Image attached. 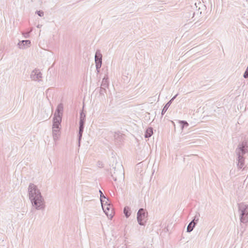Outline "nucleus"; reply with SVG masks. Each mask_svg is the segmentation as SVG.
Returning <instances> with one entry per match:
<instances>
[{
	"mask_svg": "<svg viewBox=\"0 0 248 248\" xmlns=\"http://www.w3.org/2000/svg\"><path fill=\"white\" fill-rule=\"evenodd\" d=\"M23 34L25 38H28L29 37V32L23 33Z\"/></svg>",
	"mask_w": 248,
	"mask_h": 248,
	"instance_id": "nucleus-22",
	"label": "nucleus"
},
{
	"mask_svg": "<svg viewBox=\"0 0 248 248\" xmlns=\"http://www.w3.org/2000/svg\"><path fill=\"white\" fill-rule=\"evenodd\" d=\"M108 78L107 77H104L103 78L102 82L101 85V90L104 89V91H106V88H108Z\"/></svg>",
	"mask_w": 248,
	"mask_h": 248,
	"instance_id": "nucleus-11",
	"label": "nucleus"
},
{
	"mask_svg": "<svg viewBox=\"0 0 248 248\" xmlns=\"http://www.w3.org/2000/svg\"><path fill=\"white\" fill-rule=\"evenodd\" d=\"M99 193L100 194V201L101 204H103L104 203H107L108 199L104 195L103 192L100 190H99Z\"/></svg>",
	"mask_w": 248,
	"mask_h": 248,
	"instance_id": "nucleus-13",
	"label": "nucleus"
},
{
	"mask_svg": "<svg viewBox=\"0 0 248 248\" xmlns=\"http://www.w3.org/2000/svg\"><path fill=\"white\" fill-rule=\"evenodd\" d=\"M56 120H53L52 124V137L53 140L55 142V145H57V141L59 140L60 137V125L61 122L59 118L55 119Z\"/></svg>",
	"mask_w": 248,
	"mask_h": 248,
	"instance_id": "nucleus-4",
	"label": "nucleus"
},
{
	"mask_svg": "<svg viewBox=\"0 0 248 248\" xmlns=\"http://www.w3.org/2000/svg\"><path fill=\"white\" fill-rule=\"evenodd\" d=\"M30 78L32 80L40 81L41 80L42 74L39 69H35L31 72Z\"/></svg>",
	"mask_w": 248,
	"mask_h": 248,
	"instance_id": "nucleus-8",
	"label": "nucleus"
},
{
	"mask_svg": "<svg viewBox=\"0 0 248 248\" xmlns=\"http://www.w3.org/2000/svg\"><path fill=\"white\" fill-rule=\"evenodd\" d=\"M194 15H195V13H193V17H194Z\"/></svg>",
	"mask_w": 248,
	"mask_h": 248,
	"instance_id": "nucleus-26",
	"label": "nucleus"
},
{
	"mask_svg": "<svg viewBox=\"0 0 248 248\" xmlns=\"http://www.w3.org/2000/svg\"><path fill=\"white\" fill-rule=\"evenodd\" d=\"M106 204L107 203H104V204H101L104 213L108 217V218L111 219L113 216V212L112 211V209L111 208V206L110 205V204Z\"/></svg>",
	"mask_w": 248,
	"mask_h": 248,
	"instance_id": "nucleus-7",
	"label": "nucleus"
},
{
	"mask_svg": "<svg viewBox=\"0 0 248 248\" xmlns=\"http://www.w3.org/2000/svg\"><path fill=\"white\" fill-rule=\"evenodd\" d=\"M102 55L99 50L97 51L95 55V63H102Z\"/></svg>",
	"mask_w": 248,
	"mask_h": 248,
	"instance_id": "nucleus-12",
	"label": "nucleus"
},
{
	"mask_svg": "<svg viewBox=\"0 0 248 248\" xmlns=\"http://www.w3.org/2000/svg\"><path fill=\"white\" fill-rule=\"evenodd\" d=\"M115 181H116V178H114Z\"/></svg>",
	"mask_w": 248,
	"mask_h": 248,
	"instance_id": "nucleus-27",
	"label": "nucleus"
},
{
	"mask_svg": "<svg viewBox=\"0 0 248 248\" xmlns=\"http://www.w3.org/2000/svg\"><path fill=\"white\" fill-rule=\"evenodd\" d=\"M28 191L32 207L37 210H44L46 207V202L37 186L32 183L30 184Z\"/></svg>",
	"mask_w": 248,
	"mask_h": 248,
	"instance_id": "nucleus-1",
	"label": "nucleus"
},
{
	"mask_svg": "<svg viewBox=\"0 0 248 248\" xmlns=\"http://www.w3.org/2000/svg\"><path fill=\"white\" fill-rule=\"evenodd\" d=\"M153 128L150 127L147 129L145 134V138H149L153 134Z\"/></svg>",
	"mask_w": 248,
	"mask_h": 248,
	"instance_id": "nucleus-15",
	"label": "nucleus"
},
{
	"mask_svg": "<svg viewBox=\"0 0 248 248\" xmlns=\"http://www.w3.org/2000/svg\"><path fill=\"white\" fill-rule=\"evenodd\" d=\"M63 110V104L61 103L59 104L54 114V117L53 120H55V119L59 118L60 119V122H62V112Z\"/></svg>",
	"mask_w": 248,
	"mask_h": 248,
	"instance_id": "nucleus-9",
	"label": "nucleus"
},
{
	"mask_svg": "<svg viewBox=\"0 0 248 248\" xmlns=\"http://www.w3.org/2000/svg\"><path fill=\"white\" fill-rule=\"evenodd\" d=\"M37 27V28H40V25H38Z\"/></svg>",
	"mask_w": 248,
	"mask_h": 248,
	"instance_id": "nucleus-25",
	"label": "nucleus"
},
{
	"mask_svg": "<svg viewBox=\"0 0 248 248\" xmlns=\"http://www.w3.org/2000/svg\"><path fill=\"white\" fill-rule=\"evenodd\" d=\"M179 123L181 124L182 129H183L185 126H187L188 125V124L186 121H179Z\"/></svg>",
	"mask_w": 248,
	"mask_h": 248,
	"instance_id": "nucleus-19",
	"label": "nucleus"
},
{
	"mask_svg": "<svg viewBox=\"0 0 248 248\" xmlns=\"http://www.w3.org/2000/svg\"><path fill=\"white\" fill-rule=\"evenodd\" d=\"M124 214L125 217L127 218L128 217L131 215V211H130V208L128 206H125L124 209Z\"/></svg>",
	"mask_w": 248,
	"mask_h": 248,
	"instance_id": "nucleus-14",
	"label": "nucleus"
},
{
	"mask_svg": "<svg viewBox=\"0 0 248 248\" xmlns=\"http://www.w3.org/2000/svg\"><path fill=\"white\" fill-rule=\"evenodd\" d=\"M171 104V101H169L164 106V108H163L161 112V114L163 115L164 114V113L166 112L167 109H168L169 106Z\"/></svg>",
	"mask_w": 248,
	"mask_h": 248,
	"instance_id": "nucleus-17",
	"label": "nucleus"
},
{
	"mask_svg": "<svg viewBox=\"0 0 248 248\" xmlns=\"http://www.w3.org/2000/svg\"><path fill=\"white\" fill-rule=\"evenodd\" d=\"M37 13L39 16H43L44 15V12L42 11H37Z\"/></svg>",
	"mask_w": 248,
	"mask_h": 248,
	"instance_id": "nucleus-21",
	"label": "nucleus"
},
{
	"mask_svg": "<svg viewBox=\"0 0 248 248\" xmlns=\"http://www.w3.org/2000/svg\"><path fill=\"white\" fill-rule=\"evenodd\" d=\"M177 94L175 95L174 97H173L170 101H171V103L172 102V101H173V100L176 98V97L177 96Z\"/></svg>",
	"mask_w": 248,
	"mask_h": 248,
	"instance_id": "nucleus-23",
	"label": "nucleus"
},
{
	"mask_svg": "<svg viewBox=\"0 0 248 248\" xmlns=\"http://www.w3.org/2000/svg\"><path fill=\"white\" fill-rule=\"evenodd\" d=\"M96 64V68L97 72H99V69L101 68L102 63H95Z\"/></svg>",
	"mask_w": 248,
	"mask_h": 248,
	"instance_id": "nucleus-20",
	"label": "nucleus"
},
{
	"mask_svg": "<svg viewBox=\"0 0 248 248\" xmlns=\"http://www.w3.org/2000/svg\"><path fill=\"white\" fill-rule=\"evenodd\" d=\"M147 215V213H146L144 209L140 208L139 209L137 213V220L140 225H144V223L146 222Z\"/></svg>",
	"mask_w": 248,
	"mask_h": 248,
	"instance_id": "nucleus-6",
	"label": "nucleus"
},
{
	"mask_svg": "<svg viewBox=\"0 0 248 248\" xmlns=\"http://www.w3.org/2000/svg\"><path fill=\"white\" fill-rule=\"evenodd\" d=\"M195 223H193V222H191L188 224L187 227V232H191L193 230L194 228L195 227Z\"/></svg>",
	"mask_w": 248,
	"mask_h": 248,
	"instance_id": "nucleus-16",
	"label": "nucleus"
},
{
	"mask_svg": "<svg viewBox=\"0 0 248 248\" xmlns=\"http://www.w3.org/2000/svg\"><path fill=\"white\" fill-rule=\"evenodd\" d=\"M86 120V115L83 112H81L80 113V121H79V132H78V144L80 145V140H81L82 133L84 127V124Z\"/></svg>",
	"mask_w": 248,
	"mask_h": 248,
	"instance_id": "nucleus-5",
	"label": "nucleus"
},
{
	"mask_svg": "<svg viewBox=\"0 0 248 248\" xmlns=\"http://www.w3.org/2000/svg\"><path fill=\"white\" fill-rule=\"evenodd\" d=\"M238 212L240 214V221L246 223L248 222V205L241 202L238 204Z\"/></svg>",
	"mask_w": 248,
	"mask_h": 248,
	"instance_id": "nucleus-3",
	"label": "nucleus"
},
{
	"mask_svg": "<svg viewBox=\"0 0 248 248\" xmlns=\"http://www.w3.org/2000/svg\"><path fill=\"white\" fill-rule=\"evenodd\" d=\"M199 217H200V214L198 213V215H196L194 217V218L192 221V222H193V223H195V225H196L197 224V223L198 222L199 219Z\"/></svg>",
	"mask_w": 248,
	"mask_h": 248,
	"instance_id": "nucleus-18",
	"label": "nucleus"
},
{
	"mask_svg": "<svg viewBox=\"0 0 248 248\" xmlns=\"http://www.w3.org/2000/svg\"><path fill=\"white\" fill-rule=\"evenodd\" d=\"M31 41L29 40H22L18 43V47L20 49H24L29 47L31 45Z\"/></svg>",
	"mask_w": 248,
	"mask_h": 248,
	"instance_id": "nucleus-10",
	"label": "nucleus"
},
{
	"mask_svg": "<svg viewBox=\"0 0 248 248\" xmlns=\"http://www.w3.org/2000/svg\"><path fill=\"white\" fill-rule=\"evenodd\" d=\"M105 91H104V89H102V90H101V89H100V93L101 94H102V93H103V92H105Z\"/></svg>",
	"mask_w": 248,
	"mask_h": 248,
	"instance_id": "nucleus-24",
	"label": "nucleus"
},
{
	"mask_svg": "<svg viewBox=\"0 0 248 248\" xmlns=\"http://www.w3.org/2000/svg\"><path fill=\"white\" fill-rule=\"evenodd\" d=\"M247 142L243 141L239 144L236 149L235 153L237 156V167L239 169H242L245 164V159L243 155L248 152Z\"/></svg>",
	"mask_w": 248,
	"mask_h": 248,
	"instance_id": "nucleus-2",
	"label": "nucleus"
}]
</instances>
